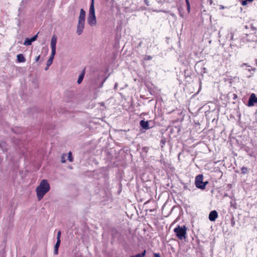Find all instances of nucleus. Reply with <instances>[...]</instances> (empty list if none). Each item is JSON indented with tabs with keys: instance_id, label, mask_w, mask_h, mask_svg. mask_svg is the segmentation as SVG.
Wrapping results in <instances>:
<instances>
[{
	"instance_id": "1",
	"label": "nucleus",
	"mask_w": 257,
	"mask_h": 257,
	"mask_svg": "<svg viewBox=\"0 0 257 257\" xmlns=\"http://www.w3.org/2000/svg\"><path fill=\"white\" fill-rule=\"evenodd\" d=\"M50 189V187L48 181L46 179L42 180L36 189L38 200H41Z\"/></svg>"
},
{
	"instance_id": "2",
	"label": "nucleus",
	"mask_w": 257,
	"mask_h": 257,
	"mask_svg": "<svg viewBox=\"0 0 257 257\" xmlns=\"http://www.w3.org/2000/svg\"><path fill=\"white\" fill-rule=\"evenodd\" d=\"M85 11L83 9H81L80 11V14L77 25L76 33L78 35H80L83 32L85 27Z\"/></svg>"
},
{
	"instance_id": "3",
	"label": "nucleus",
	"mask_w": 257,
	"mask_h": 257,
	"mask_svg": "<svg viewBox=\"0 0 257 257\" xmlns=\"http://www.w3.org/2000/svg\"><path fill=\"white\" fill-rule=\"evenodd\" d=\"M87 21L88 24L91 26H94L96 24L97 21L95 14L94 0H91Z\"/></svg>"
},
{
	"instance_id": "4",
	"label": "nucleus",
	"mask_w": 257,
	"mask_h": 257,
	"mask_svg": "<svg viewBox=\"0 0 257 257\" xmlns=\"http://www.w3.org/2000/svg\"><path fill=\"white\" fill-rule=\"evenodd\" d=\"M177 237L180 240L186 239L187 234V228L185 225H178L174 229Z\"/></svg>"
},
{
	"instance_id": "5",
	"label": "nucleus",
	"mask_w": 257,
	"mask_h": 257,
	"mask_svg": "<svg viewBox=\"0 0 257 257\" xmlns=\"http://www.w3.org/2000/svg\"><path fill=\"white\" fill-rule=\"evenodd\" d=\"M203 175L199 174L195 178V184L197 188L203 190L205 188L206 185L208 183L207 181L203 182Z\"/></svg>"
},
{
	"instance_id": "6",
	"label": "nucleus",
	"mask_w": 257,
	"mask_h": 257,
	"mask_svg": "<svg viewBox=\"0 0 257 257\" xmlns=\"http://www.w3.org/2000/svg\"><path fill=\"white\" fill-rule=\"evenodd\" d=\"M256 103H257V97H256L254 93H251L248 99L247 106L249 107L252 106Z\"/></svg>"
},
{
	"instance_id": "7",
	"label": "nucleus",
	"mask_w": 257,
	"mask_h": 257,
	"mask_svg": "<svg viewBox=\"0 0 257 257\" xmlns=\"http://www.w3.org/2000/svg\"><path fill=\"white\" fill-rule=\"evenodd\" d=\"M57 40V37L55 35H54L51 39L50 45L53 53H56Z\"/></svg>"
},
{
	"instance_id": "8",
	"label": "nucleus",
	"mask_w": 257,
	"mask_h": 257,
	"mask_svg": "<svg viewBox=\"0 0 257 257\" xmlns=\"http://www.w3.org/2000/svg\"><path fill=\"white\" fill-rule=\"evenodd\" d=\"M218 217V213L216 210L211 211L209 214L208 218L211 221H214Z\"/></svg>"
},
{
	"instance_id": "9",
	"label": "nucleus",
	"mask_w": 257,
	"mask_h": 257,
	"mask_svg": "<svg viewBox=\"0 0 257 257\" xmlns=\"http://www.w3.org/2000/svg\"><path fill=\"white\" fill-rule=\"evenodd\" d=\"M37 37H38V34L30 39L26 38L24 43V45H26V46L31 45V44L33 42H34L37 40Z\"/></svg>"
},
{
	"instance_id": "10",
	"label": "nucleus",
	"mask_w": 257,
	"mask_h": 257,
	"mask_svg": "<svg viewBox=\"0 0 257 257\" xmlns=\"http://www.w3.org/2000/svg\"><path fill=\"white\" fill-rule=\"evenodd\" d=\"M140 126L144 129L145 130H148L150 128L149 125V122L148 121H145L144 120H141L140 122Z\"/></svg>"
},
{
	"instance_id": "11",
	"label": "nucleus",
	"mask_w": 257,
	"mask_h": 257,
	"mask_svg": "<svg viewBox=\"0 0 257 257\" xmlns=\"http://www.w3.org/2000/svg\"><path fill=\"white\" fill-rule=\"evenodd\" d=\"M61 240H57L54 246V254L57 255L58 253V248L60 244Z\"/></svg>"
},
{
	"instance_id": "12",
	"label": "nucleus",
	"mask_w": 257,
	"mask_h": 257,
	"mask_svg": "<svg viewBox=\"0 0 257 257\" xmlns=\"http://www.w3.org/2000/svg\"><path fill=\"white\" fill-rule=\"evenodd\" d=\"M55 54L56 53H53V52H51V56L47 62V65L50 66L52 64Z\"/></svg>"
},
{
	"instance_id": "13",
	"label": "nucleus",
	"mask_w": 257,
	"mask_h": 257,
	"mask_svg": "<svg viewBox=\"0 0 257 257\" xmlns=\"http://www.w3.org/2000/svg\"><path fill=\"white\" fill-rule=\"evenodd\" d=\"M17 60L19 62H24L26 61V59L23 54H20L17 56Z\"/></svg>"
},
{
	"instance_id": "14",
	"label": "nucleus",
	"mask_w": 257,
	"mask_h": 257,
	"mask_svg": "<svg viewBox=\"0 0 257 257\" xmlns=\"http://www.w3.org/2000/svg\"><path fill=\"white\" fill-rule=\"evenodd\" d=\"M84 72H83L81 74L79 75L78 79L77 80L78 84H80L82 82L83 79L84 78Z\"/></svg>"
},
{
	"instance_id": "15",
	"label": "nucleus",
	"mask_w": 257,
	"mask_h": 257,
	"mask_svg": "<svg viewBox=\"0 0 257 257\" xmlns=\"http://www.w3.org/2000/svg\"><path fill=\"white\" fill-rule=\"evenodd\" d=\"M146 250H144L141 253H138L135 255H132L131 257H144L146 255Z\"/></svg>"
},
{
	"instance_id": "16",
	"label": "nucleus",
	"mask_w": 257,
	"mask_h": 257,
	"mask_svg": "<svg viewBox=\"0 0 257 257\" xmlns=\"http://www.w3.org/2000/svg\"><path fill=\"white\" fill-rule=\"evenodd\" d=\"M243 66H246L247 67H249V68L246 69V70H247L249 72H250L251 70L254 71L255 70V68H252V67L248 65V64L247 63L242 64L241 65V67H242Z\"/></svg>"
},
{
	"instance_id": "17",
	"label": "nucleus",
	"mask_w": 257,
	"mask_h": 257,
	"mask_svg": "<svg viewBox=\"0 0 257 257\" xmlns=\"http://www.w3.org/2000/svg\"><path fill=\"white\" fill-rule=\"evenodd\" d=\"M105 4H106V5L109 6V7H111L112 6V0H104Z\"/></svg>"
},
{
	"instance_id": "18",
	"label": "nucleus",
	"mask_w": 257,
	"mask_h": 257,
	"mask_svg": "<svg viewBox=\"0 0 257 257\" xmlns=\"http://www.w3.org/2000/svg\"><path fill=\"white\" fill-rule=\"evenodd\" d=\"M66 157V154H63L62 155L61 157V162L62 163H64L66 162V159L65 158Z\"/></svg>"
},
{
	"instance_id": "19",
	"label": "nucleus",
	"mask_w": 257,
	"mask_h": 257,
	"mask_svg": "<svg viewBox=\"0 0 257 257\" xmlns=\"http://www.w3.org/2000/svg\"><path fill=\"white\" fill-rule=\"evenodd\" d=\"M68 160L69 161V162H72L73 161V158L72 156V153L71 152H69L68 154Z\"/></svg>"
},
{
	"instance_id": "20",
	"label": "nucleus",
	"mask_w": 257,
	"mask_h": 257,
	"mask_svg": "<svg viewBox=\"0 0 257 257\" xmlns=\"http://www.w3.org/2000/svg\"><path fill=\"white\" fill-rule=\"evenodd\" d=\"M241 173L242 174H246L248 172V169L247 167H242L241 169Z\"/></svg>"
},
{
	"instance_id": "21",
	"label": "nucleus",
	"mask_w": 257,
	"mask_h": 257,
	"mask_svg": "<svg viewBox=\"0 0 257 257\" xmlns=\"http://www.w3.org/2000/svg\"><path fill=\"white\" fill-rule=\"evenodd\" d=\"M61 232L60 231H58L57 234V240H61L60 237H61Z\"/></svg>"
},
{
	"instance_id": "22",
	"label": "nucleus",
	"mask_w": 257,
	"mask_h": 257,
	"mask_svg": "<svg viewBox=\"0 0 257 257\" xmlns=\"http://www.w3.org/2000/svg\"><path fill=\"white\" fill-rule=\"evenodd\" d=\"M235 220L233 217H232L231 219V225L233 227L235 225Z\"/></svg>"
},
{
	"instance_id": "23",
	"label": "nucleus",
	"mask_w": 257,
	"mask_h": 257,
	"mask_svg": "<svg viewBox=\"0 0 257 257\" xmlns=\"http://www.w3.org/2000/svg\"><path fill=\"white\" fill-rule=\"evenodd\" d=\"M247 1L246 0H242L241 4L243 6H245L247 4Z\"/></svg>"
},
{
	"instance_id": "24",
	"label": "nucleus",
	"mask_w": 257,
	"mask_h": 257,
	"mask_svg": "<svg viewBox=\"0 0 257 257\" xmlns=\"http://www.w3.org/2000/svg\"><path fill=\"white\" fill-rule=\"evenodd\" d=\"M154 257H161L160 253H154Z\"/></svg>"
},
{
	"instance_id": "25",
	"label": "nucleus",
	"mask_w": 257,
	"mask_h": 257,
	"mask_svg": "<svg viewBox=\"0 0 257 257\" xmlns=\"http://www.w3.org/2000/svg\"><path fill=\"white\" fill-rule=\"evenodd\" d=\"M152 58V57L151 56H146V59L147 60H151Z\"/></svg>"
},
{
	"instance_id": "26",
	"label": "nucleus",
	"mask_w": 257,
	"mask_h": 257,
	"mask_svg": "<svg viewBox=\"0 0 257 257\" xmlns=\"http://www.w3.org/2000/svg\"><path fill=\"white\" fill-rule=\"evenodd\" d=\"M187 10L189 12L190 11V4L189 3H187Z\"/></svg>"
},
{
	"instance_id": "27",
	"label": "nucleus",
	"mask_w": 257,
	"mask_h": 257,
	"mask_svg": "<svg viewBox=\"0 0 257 257\" xmlns=\"http://www.w3.org/2000/svg\"><path fill=\"white\" fill-rule=\"evenodd\" d=\"M230 40H233V34L232 33H230Z\"/></svg>"
},
{
	"instance_id": "28",
	"label": "nucleus",
	"mask_w": 257,
	"mask_h": 257,
	"mask_svg": "<svg viewBox=\"0 0 257 257\" xmlns=\"http://www.w3.org/2000/svg\"><path fill=\"white\" fill-rule=\"evenodd\" d=\"M39 59H40V56L39 55L38 56H37V57L35 58V61H36V62L38 61V60H39Z\"/></svg>"
},
{
	"instance_id": "29",
	"label": "nucleus",
	"mask_w": 257,
	"mask_h": 257,
	"mask_svg": "<svg viewBox=\"0 0 257 257\" xmlns=\"http://www.w3.org/2000/svg\"><path fill=\"white\" fill-rule=\"evenodd\" d=\"M161 143H162V144H164L165 143V140H162L161 141Z\"/></svg>"
},
{
	"instance_id": "30",
	"label": "nucleus",
	"mask_w": 257,
	"mask_h": 257,
	"mask_svg": "<svg viewBox=\"0 0 257 257\" xmlns=\"http://www.w3.org/2000/svg\"><path fill=\"white\" fill-rule=\"evenodd\" d=\"M49 66H48V65H47V66H46V67H45V70H47L48 69V68H49Z\"/></svg>"
},
{
	"instance_id": "31",
	"label": "nucleus",
	"mask_w": 257,
	"mask_h": 257,
	"mask_svg": "<svg viewBox=\"0 0 257 257\" xmlns=\"http://www.w3.org/2000/svg\"><path fill=\"white\" fill-rule=\"evenodd\" d=\"M224 9V6H220V9Z\"/></svg>"
},
{
	"instance_id": "32",
	"label": "nucleus",
	"mask_w": 257,
	"mask_h": 257,
	"mask_svg": "<svg viewBox=\"0 0 257 257\" xmlns=\"http://www.w3.org/2000/svg\"><path fill=\"white\" fill-rule=\"evenodd\" d=\"M233 95H234V99H235V98H236L237 97V95H236V94H233Z\"/></svg>"
},
{
	"instance_id": "33",
	"label": "nucleus",
	"mask_w": 257,
	"mask_h": 257,
	"mask_svg": "<svg viewBox=\"0 0 257 257\" xmlns=\"http://www.w3.org/2000/svg\"><path fill=\"white\" fill-rule=\"evenodd\" d=\"M209 2H210V4L211 5L213 3V1L212 0H209Z\"/></svg>"
},
{
	"instance_id": "34",
	"label": "nucleus",
	"mask_w": 257,
	"mask_h": 257,
	"mask_svg": "<svg viewBox=\"0 0 257 257\" xmlns=\"http://www.w3.org/2000/svg\"><path fill=\"white\" fill-rule=\"evenodd\" d=\"M247 2H251L253 0H246Z\"/></svg>"
},
{
	"instance_id": "35",
	"label": "nucleus",
	"mask_w": 257,
	"mask_h": 257,
	"mask_svg": "<svg viewBox=\"0 0 257 257\" xmlns=\"http://www.w3.org/2000/svg\"><path fill=\"white\" fill-rule=\"evenodd\" d=\"M4 145V143H1L0 144V146H2V145Z\"/></svg>"
},
{
	"instance_id": "36",
	"label": "nucleus",
	"mask_w": 257,
	"mask_h": 257,
	"mask_svg": "<svg viewBox=\"0 0 257 257\" xmlns=\"http://www.w3.org/2000/svg\"><path fill=\"white\" fill-rule=\"evenodd\" d=\"M186 4L189 3V0H185Z\"/></svg>"
},
{
	"instance_id": "37",
	"label": "nucleus",
	"mask_w": 257,
	"mask_h": 257,
	"mask_svg": "<svg viewBox=\"0 0 257 257\" xmlns=\"http://www.w3.org/2000/svg\"><path fill=\"white\" fill-rule=\"evenodd\" d=\"M116 86H117V83H115V86H114L115 88L116 87Z\"/></svg>"
},
{
	"instance_id": "38",
	"label": "nucleus",
	"mask_w": 257,
	"mask_h": 257,
	"mask_svg": "<svg viewBox=\"0 0 257 257\" xmlns=\"http://www.w3.org/2000/svg\"><path fill=\"white\" fill-rule=\"evenodd\" d=\"M251 76V75H250L249 76H247V77L249 78V77H250Z\"/></svg>"
},
{
	"instance_id": "39",
	"label": "nucleus",
	"mask_w": 257,
	"mask_h": 257,
	"mask_svg": "<svg viewBox=\"0 0 257 257\" xmlns=\"http://www.w3.org/2000/svg\"><path fill=\"white\" fill-rule=\"evenodd\" d=\"M145 2H146V3L147 4H147V0H145Z\"/></svg>"
},
{
	"instance_id": "40",
	"label": "nucleus",
	"mask_w": 257,
	"mask_h": 257,
	"mask_svg": "<svg viewBox=\"0 0 257 257\" xmlns=\"http://www.w3.org/2000/svg\"><path fill=\"white\" fill-rule=\"evenodd\" d=\"M145 2H146V3L147 4H147V0H145Z\"/></svg>"
},
{
	"instance_id": "41",
	"label": "nucleus",
	"mask_w": 257,
	"mask_h": 257,
	"mask_svg": "<svg viewBox=\"0 0 257 257\" xmlns=\"http://www.w3.org/2000/svg\"><path fill=\"white\" fill-rule=\"evenodd\" d=\"M22 257H26V256L24 255V256H23Z\"/></svg>"
}]
</instances>
